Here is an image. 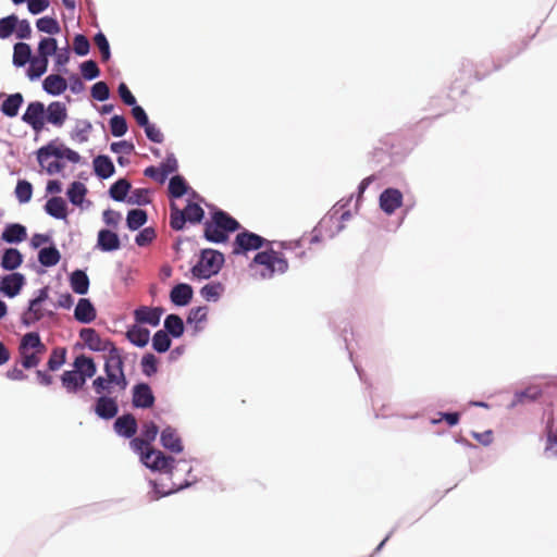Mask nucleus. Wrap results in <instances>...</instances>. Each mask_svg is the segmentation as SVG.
<instances>
[{
    "instance_id": "46",
    "label": "nucleus",
    "mask_w": 557,
    "mask_h": 557,
    "mask_svg": "<svg viewBox=\"0 0 557 557\" xmlns=\"http://www.w3.org/2000/svg\"><path fill=\"white\" fill-rule=\"evenodd\" d=\"M16 25L17 16L15 14L0 18V39L10 37L15 30Z\"/></svg>"
},
{
    "instance_id": "55",
    "label": "nucleus",
    "mask_w": 557,
    "mask_h": 557,
    "mask_svg": "<svg viewBox=\"0 0 557 557\" xmlns=\"http://www.w3.org/2000/svg\"><path fill=\"white\" fill-rule=\"evenodd\" d=\"M81 72L84 78L94 79L99 76L100 71L97 63L92 60L85 61L81 64Z\"/></svg>"
},
{
    "instance_id": "6",
    "label": "nucleus",
    "mask_w": 557,
    "mask_h": 557,
    "mask_svg": "<svg viewBox=\"0 0 557 557\" xmlns=\"http://www.w3.org/2000/svg\"><path fill=\"white\" fill-rule=\"evenodd\" d=\"M265 239L249 231L236 235L233 243V255H245L250 250H257L263 246Z\"/></svg>"
},
{
    "instance_id": "12",
    "label": "nucleus",
    "mask_w": 557,
    "mask_h": 557,
    "mask_svg": "<svg viewBox=\"0 0 557 557\" xmlns=\"http://www.w3.org/2000/svg\"><path fill=\"white\" fill-rule=\"evenodd\" d=\"M163 309L160 307H146L141 306L134 311V317L137 323H145L151 326H157L160 323Z\"/></svg>"
},
{
    "instance_id": "33",
    "label": "nucleus",
    "mask_w": 557,
    "mask_h": 557,
    "mask_svg": "<svg viewBox=\"0 0 557 557\" xmlns=\"http://www.w3.org/2000/svg\"><path fill=\"white\" fill-rule=\"evenodd\" d=\"M60 259L61 253L54 246L42 248L38 253V261L44 267H53L59 263Z\"/></svg>"
},
{
    "instance_id": "15",
    "label": "nucleus",
    "mask_w": 557,
    "mask_h": 557,
    "mask_svg": "<svg viewBox=\"0 0 557 557\" xmlns=\"http://www.w3.org/2000/svg\"><path fill=\"white\" fill-rule=\"evenodd\" d=\"M137 421L131 413L119 417L114 422L115 432L126 438L133 437L137 432Z\"/></svg>"
},
{
    "instance_id": "61",
    "label": "nucleus",
    "mask_w": 557,
    "mask_h": 557,
    "mask_svg": "<svg viewBox=\"0 0 557 557\" xmlns=\"http://www.w3.org/2000/svg\"><path fill=\"white\" fill-rule=\"evenodd\" d=\"M438 418H433L432 423L437 424L442 421H446L448 425L454 426L458 424L460 414L458 412H438Z\"/></svg>"
},
{
    "instance_id": "32",
    "label": "nucleus",
    "mask_w": 557,
    "mask_h": 557,
    "mask_svg": "<svg viewBox=\"0 0 557 557\" xmlns=\"http://www.w3.org/2000/svg\"><path fill=\"white\" fill-rule=\"evenodd\" d=\"M131 183L125 178H120L111 185L109 189L110 197L115 201H124L131 191Z\"/></svg>"
},
{
    "instance_id": "25",
    "label": "nucleus",
    "mask_w": 557,
    "mask_h": 557,
    "mask_svg": "<svg viewBox=\"0 0 557 557\" xmlns=\"http://www.w3.org/2000/svg\"><path fill=\"white\" fill-rule=\"evenodd\" d=\"M70 285L74 293L85 295L89 288V278L82 270H75L70 276Z\"/></svg>"
},
{
    "instance_id": "60",
    "label": "nucleus",
    "mask_w": 557,
    "mask_h": 557,
    "mask_svg": "<svg viewBox=\"0 0 557 557\" xmlns=\"http://www.w3.org/2000/svg\"><path fill=\"white\" fill-rule=\"evenodd\" d=\"M154 238H156L154 230L151 227H146L136 235L135 243L138 246L144 247V246L149 245Z\"/></svg>"
},
{
    "instance_id": "29",
    "label": "nucleus",
    "mask_w": 557,
    "mask_h": 557,
    "mask_svg": "<svg viewBox=\"0 0 557 557\" xmlns=\"http://www.w3.org/2000/svg\"><path fill=\"white\" fill-rule=\"evenodd\" d=\"M126 337L135 346L145 347L149 342L150 332L148 329L134 325L127 331Z\"/></svg>"
},
{
    "instance_id": "64",
    "label": "nucleus",
    "mask_w": 557,
    "mask_h": 557,
    "mask_svg": "<svg viewBox=\"0 0 557 557\" xmlns=\"http://www.w3.org/2000/svg\"><path fill=\"white\" fill-rule=\"evenodd\" d=\"M14 32H16L17 38L28 39L32 35V27H30L29 22L27 20H22V21L17 20V25H16V28Z\"/></svg>"
},
{
    "instance_id": "41",
    "label": "nucleus",
    "mask_w": 557,
    "mask_h": 557,
    "mask_svg": "<svg viewBox=\"0 0 557 557\" xmlns=\"http://www.w3.org/2000/svg\"><path fill=\"white\" fill-rule=\"evenodd\" d=\"M58 50V44L57 40L52 37H45L42 38L38 44V55L42 59H48L52 54H55Z\"/></svg>"
},
{
    "instance_id": "26",
    "label": "nucleus",
    "mask_w": 557,
    "mask_h": 557,
    "mask_svg": "<svg viewBox=\"0 0 557 557\" xmlns=\"http://www.w3.org/2000/svg\"><path fill=\"white\" fill-rule=\"evenodd\" d=\"M73 367L76 372H79L89 379L92 377L97 371L96 363L92 358L85 355L77 356L73 362Z\"/></svg>"
},
{
    "instance_id": "8",
    "label": "nucleus",
    "mask_w": 557,
    "mask_h": 557,
    "mask_svg": "<svg viewBox=\"0 0 557 557\" xmlns=\"http://www.w3.org/2000/svg\"><path fill=\"white\" fill-rule=\"evenodd\" d=\"M145 465L153 470L171 472L174 458L165 456L161 450L150 449L143 456Z\"/></svg>"
},
{
    "instance_id": "50",
    "label": "nucleus",
    "mask_w": 557,
    "mask_h": 557,
    "mask_svg": "<svg viewBox=\"0 0 557 557\" xmlns=\"http://www.w3.org/2000/svg\"><path fill=\"white\" fill-rule=\"evenodd\" d=\"M16 198L21 203L28 202L33 195V186L27 181H18L15 187Z\"/></svg>"
},
{
    "instance_id": "34",
    "label": "nucleus",
    "mask_w": 557,
    "mask_h": 557,
    "mask_svg": "<svg viewBox=\"0 0 557 557\" xmlns=\"http://www.w3.org/2000/svg\"><path fill=\"white\" fill-rule=\"evenodd\" d=\"M225 286L220 282H210L200 289V295L207 301H218L224 293Z\"/></svg>"
},
{
    "instance_id": "62",
    "label": "nucleus",
    "mask_w": 557,
    "mask_h": 557,
    "mask_svg": "<svg viewBox=\"0 0 557 557\" xmlns=\"http://www.w3.org/2000/svg\"><path fill=\"white\" fill-rule=\"evenodd\" d=\"M159 428L153 422H145L143 424L141 437L147 440V443L150 444L153 442L158 435Z\"/></svg>"
},
{
    "instance_id": "42",
    "label": "nucleus",
    "mask_w": 557,
    "mask_h": 557,
    "mask_svg": "<svg viewBox=\"0 0 557 557\" xmlns=\"http://www.w3.org/2000/svg\"><path fill=\"white\" fill-rule=\"evenodd\" d=\"M46 312L41 308V305L32 307V300H29L28 309L22 315V322L24 325L29 326L35 322L41 320Z\"/></svg>"
},
{
    "instance_id": "39",
    "label": "nucleus",
    "mask_w": 557,
    "mask_h": 557,
    "mask_svg": "<svg viewBox=\"0 0 557 557\" xmlns=\"http://www.w3.org/2000/svg\"><path fill=\"white\" fill-rule=\"evenodd\" d=\"M188 189L185 178L181 175H175L169 183V196L171 198H181Z\"/></svg>"
},
{
    "instance_id": "63",
    "label": "nucleus",
    "mask_w": 557,
    "mask_h": 557,
    "mask_svg": "<svg viewBox=\"0 0 557 557\" xmlns=\"http://www.w3.org/2000/svg\"><path fill=\"white\" fill-rule=\"evenodd\" d=\"M144 128L149 140L158 144L163 141V134L154 124L148 123Z\"/></svg>"
},
{
    "instance_id": "16",
    "label": "nucleus",
    "mask_w": 557,
    "mask_h": 557,
    "mask_svg": "<svg viewBox=\"0 0 557 557\" xmlns=\"http://www.w3.org/2000/svg\"><path fill=\"white\" fill-rule=\"evenodd\" d=\"M117 403L114 398L101 396L97 399L95 412L102 419L109 420L116 416Z\"/></svg>"
},
{
    "instance_id": "53",
    "label": "nucleus",
    "mask_w": 557,
    "mask_h": 557,
    "mask_svg": "<svg viewBox=\"0 0 557 557\" xmlns=\"http://www.w3.org/2000/svg\"><path fill=\"white\" fill-rule=\"evenodd\" d=\"M91 131V124L87 121L77 123L72 138L78 143H85L88 140V134Z\"/></svg>"
},
{
    "instance_id": "58",
    "label": "nucleus",
    "mask_w": 557,
    "mask_h": 557,
    "mask_svg": "<svg viewBox=\"0 0 557 557\" xmlns=\"http://www.w3.org/2000/svg\"><path fill=\"white\" fill-rule=\"evenodd\" d=\"M110 90L104 82H97L91 87V97L98 101H104L109 98Z\"/></svg>"
},
{
    "instance_id": "27",
    "label": "nucleus",
    "mask_w": 557,
    "mask_h": 557,
    "mask_svg": "<svg viewBox=\"0 0 557 557\" xmlns=\"http://www.w3.org/2000/svg\"><path fill=\"white\" fill-rule=\"evenodd\" d=\"M1 237L7 243H21L27 237L26 228L17 223L9 224L4 228Z\"/></svg>"
},
{
    "instance_id": "48",
    "label": "nucleus",
    "mask_w": 557,
    "mask_h": 557,
    "mask_svg": "<svg viewBox=\"0 0 557 557\" xmlns=\"http://www.w3.org/2000/svg\"><path fill=\"white\" fill-rule=\"evenodd\" d=\"M61 383L67 393H77V372L75 370L64 371L61 375Z\"/></svg>"
},
{
    "instance_id": "43",
    "label": "nucleus",
    "mask_w": 557,
    "mask_h": 557,
    "mask_svg": "<svg viewBox=\"0 0 557 557\" xmlns=\"http://www.w3.org/2000/svg\"><path fill=\"white\" fill-rule=\"evenodd\" d=\"M147 222V213L141 209L128 211L126 223L129 230H138Z\"/></svg>"
},
{
    "instance_id": "11",
    "label": "nucleus",
    "mask_w": 557,
    "mask_h": 557,
    "mask_svg": "<svg viewBox=\"0 0 557 557\" xmlns=\"http://www.w3.org/2000/svg\"><path fill=\"white\" fill-rule=\"evenodd\" d=\"M154 404V396L150 386L146 383H140L134 386L133 389V405L136 408H150Z\"/></svg>"
},
{
    "instance_id": "18",
    "label": "nucleus",
    "mask_w": 557,
    "mask_h": 557,
    "mask_svg": "<svg viewBox=\"0 0 557 557\" xmlns=\"http://www.w3.org/2000/svg\"><path fill=\"white\" fill-rule=\"evenodd\" d=\"M161 444L165 449L172 453L178 454L183 451L182 440L176 430L171 426H166L161 432Z\"/></svg>"
},
{
    "instance_id": "2",
    "label": "nucleus",
    "mask_w": 557,
    "mask_h": 557,
    "mask_svg": "<svg viewBox=\"0 0 557 557\" xmlns=\"http://www.w3.org/2000/svg\"><path fill=\"white\" fill-rule=\"evenodd\" d=\"M240 228V224L223 210L212 213L211 220L205 223L203 236L211 243H225L228 234Z\"/></svg>"
},
{
    "instance_id": "24",
    "label": "nucleus",
    "mask_w": 557,
    "mask_h": 557,
    "mask_svg": "<svg viewBox=\"0 0 557 557\" xmlns=\"http://www.w3.org/2000/svg\"><path fill=\"white\" fill-rule=\"evenodd\" d=\"M24 102V97L21 92L9 95L1 104V112L9 117L17 115L21 106Z\"/></svg>"
},
{
    "instance_id": "10",
    "label": "nucleus",
    "mask_w": 557,
    "mask_h": 557,
    "mask_svg": "<svg viewBox=\"0 0 557 557\" xmlns=\"http://www.w3.org/2000/svg\"><path fill=\"white\" fill-rule=\"evenodd\" d=\"M401 205L403 194L396 188H387L380 196V207L387 214H393Z\"/></svg>"
},
{
    "instance_id": "17",
    "label": "nucleus",
    "mask_w": 557,
    "mask_h": 557,
    "mask_svg": "<svg viewBox=\"0 0 557 557\" xmlns=\"http://www.w3.org/2000/svg\"><path fill=\"white\" fill-rule=\"evenodd\" d=\"M97 317L96 309L87 298H81L74 311V318L81 323H90Z\"/></svg>"
},
{
    "instance_id": "21",
    "label": "nucleus",
    "mask_w": 557,
    "mask_h": 557,
    "mask_svg": "<svg viewBox=\"0 0 557 557\" xmlns=\"http://www.w3.org/2000/svg\"><path fill=\"white\" fill-rule=\"evenodd\" d=\"M42 87L49 95L58 96L66 90L67 83L61 75L50 74L44 79Z\"/></svg>"
},
{
    "instance_id": "56",
    "label": "nucleus",
    "mask_w": 557,
    "mask_h": 557,
    "mask_svg": "<svg viewBox=\"0 0 557 557\" xmlns=\"http://www.w3.org/2000/svg\"><path fill=\"white\" fill-rule=\"evenodd\" d=\"M141 368L143 372L150 376L154 374L158 370V360L154 355L146 354L141 359Z\"/></svg>"
},
{
    "instance_id": "54",
    "label": "nucleus",
    "mask_w": 557,
    "mask_h": 557,
    "mask_svg": "<svg viewBox=\"0 0 557 557\" xmlns=\"http://www.w3.org/2000/svg\"><path fill=\"white\" fill-rule=\"evenodd\" d=\"M94 41L101 53L102 61L107 62L111 55L110 46H109L107 37L102 33H98V34H96Z\"/></svg>"
},
{
    "instance_id": "59",
    "label": "nucleus",
    "mask_w": 557,
    "mask_h": 557,
    "mask_svg": "<svg viewBox=\"0 0 557 557\" xmlns=\"http://www.w3.org/2000/svg\"><path fill=\"white\" fill-rule=\"evenodd\" d=\"M207 314L208 307L206 306L193 308L187 317V322L196 324L205 322L207 320Z\"/></svg>"
},
{
    "instance_id": "37",
    "label": "nucleus",
    "mask_w": 557,
    "mask_h": 557,
    "mask_svg": "<svg viewBox=\"0 0 557 557\" xmlns=\"http://www.w3.org/2000/svg\"><path fill=\"white\" fill-rule=\"evenodd\" d=\"M66 194H67L69 200L74 206H81L84 201L86 194H87V188L81 182H73L71 184V186L69 187Z\"/></svg>"
},
{
    "instance_id": "7",
    "label": "nucleus",
    "mask_w": 557,
    "mask_h": 557,
    "mask_svg": "<svg viewBox=\"0 0 557 557\" xmlns=\"http://www.w3.org/2000/svg\"><path fill=\"white\" fill-rule=\"evenodd\" d=\"M22 121L32 126L35 132H41L46 122V108L40 101L29 102L22 115Z\"/></svg>"
},
{
    "instance_id": "14",
    "label": "nucleus",
    "mask_w": 557,
    "mask_h": 557,
    "mask_svg": "<svg viewBox=\"0 0 557 557\" xmlns=\"http://www.w3.org/2000/svg\"><path fill=\"white\" fill-rule=\"evenodd\" d=\"M67 119V110L63 102L53 101L46 109V122L61 127Z\"/></svg>"
},
{
    "instance_id": "44",
    "label": "nucleus",
    "mask_w": 557,
    "mask_h": 557,
    "mask_svg": "<svg viewBox=\"0 0 557 557\" xmlns=\"http://www.w3.org/2000/svg\"><path fill=\"white\" fill-rule=\"evenodd\" d=\"M36 27L39 32L55 35L59 34L61 28L58 21L53 17L44 16L37 20Z\"/></svg>"
},
{
    "instance_id": "28",
    "label": "nucleus",
    "mask_w": 557,
    "mask_h": 557,
    "mask_svg": "<svg viewBox=\"0 0 557 557\" xmlns=\"http://www.w3.org/2000/svg\"><path fill=\"white\" fill-rule=\"evenodd\" d=\"M32 49L28 44L17 42L13 47V64L17 67L24 66L27 62H30Z\"/></svg>"
},
{
    "instance_id": "30",
    "label": "nucleus",
    "mask_w": 557,
    "mask_h": 557,
    "mask_svg": "<svg viewBox=\"0 0 557 557\" xmlns=\"http://www.w3.org/2000/svg\"><path fill=\"white\" fill-rule=\"evenodd\" d=\"M23 262V256L22 253L15 249V248H8L1 259V267L4 270H15L17 269Z\"/></svg>"
},
{
    "instance_id": "19",
    "label": "nucleus",
    "mask_w": 557,
    "mask_h": 557,
    "mask_svg": "<svg viewBox=\"0 0 557 557\" xmlns=\"http://www.w3.org/2000/svg\"><path fill=\"white\" fill-rule=\"evenodd\" d=\"M97 246L102 251H114L120 249L121 242L116 233L110 230H100L98 233Z\"/></svg>"
},
{
    "instance_id": "36",
    "label": "nucleus",
    "mask_w": 557,
    "mask_h": 557,
    "mask_svg": "<svg viewBox=\"0 0 557 557\" xmlns=\"http://www.w3.org/2000/svg\"><path fill=\"white\" fill-rule=\"evenodd\" d=\"M46 150H39L38 151V161L40 165L46 169V171L49 174H55L59 173L63 168L64 164L59 161V159H51L47 157Z\"/></svg>"
},
{
    "instance_id": "22",
    "label": "nucleus",
    "mask_w": 557,
    "mask_h": 557,
    "mask_svg": "<svg viewBox=\"0 0 557 557\" xmlns=\"http://www.w3.org/2000/svg\"><path fill=\"white\" fill-rule=\"evenodd\" d=\"M46 212L59 220H66L67 207L66 202L62 197L54 196L50 198L45 205Z\"/></svg>"
},
{
    "instance_id": "3",
    "label": "nucleus",
    "mask_w": 557,
    "mask_h": 557,
    "mask_svg": "<svg viewBox=\"0 0 557 557\" xmlns=\"http://www.w3.org/2000/svg\"><path fill=\"white\" fill-rule=\"evenodd\" d=\"M224 264V255L214 249H203L198 262L191 268V273L197 278H209L219 273Z\"/></svg>"
},
{
    "instance_id": "20",
    "label": "nucleus",
    "mask_w": 557,
    "mask_h": 557,
    "mask_svg": "<svg viewBox=\"0 0 557 557\" xmlns=\"http://www.w3.org/2000/svg\"><path fill=\"white\" fill-rule=\"evenodd\" d=\"M193 294L194 292L190 285L181 283L172 288L170 298L176 306H186L190 302Z\"/></svg>"
},
{
    "instance_id": "51",
    "label": "nucleus",
    "mask_w": 557,
    "mask_h": 557,
    "mask_svg": "<svg viewBox=\"0 0 557 557\" xmlns=\"http://www.w3.org/2000/svg\"><path fill=\"white\" fill-rule=\"evenodd\" d=\"M110 131L115 137H121L127 132V123L124 116L113 115L110 119Z\"/></svg>"
},
{
    "instance_id": "1",
    "label": "nucleus",
    "mask_w": 557,
    "mask_h": 557,
    "mask_svg": "<svg viewBox=\"0 0 557 557\" xmlns=\"http://www.w3.org/2000/svg\"><path fill=\"white\" fill-rule=\"evenodd\" d=\"M256 275L267 280L275 274H283L288 269V262L284 253L274 249L258 252L249 264Z\"/></svg>"
},
{
    "instance_id": "45",
    "label": "nucleus",
    "mask_w": 557,
    "mask_h": 557,
    "mask_svg": "<svg viewBox=\"0 0 557 557\" xmlns=\"http://www.w3.org/2000/svg\"><path fill=\"white\" fill-rule=\"evenodd\" d=\"M170 346L171 338L169 337V334L163 330L157 331L152 337L153 349L158 352H165L169 350Z\"/></svg>"
},
{
    "instance_id": "40",
    "label": "nucleus",
    "mask_w": 557,
    "mask_h": 557,
    "mask_svg": "<svg viewBox=\"0 0 557 557\" xmlns=\"http://www.w3.org/2000/svg\"><path fill=\"white\" fill-rule=\"evenodd\" d=\"M66 361V348L55 347L52 349L50 357L47 362V367L50 371L59 370Z\"/></svg>"
},
{
    "instance_id": "49",
    "label": "nucleus",
    "mask_w": 557,
    "mask_h": 557,
    "mask_svg": "<svg viewBox=\"0 0 557 557\" xmlns=\"http://www.w3.org/2000/svg\"><path fill=\"white\" fill-rule=\"evenodd\" d=\"M547 430L546 450L553 456H557V423L553 419L548 422Z\"/></svg>"
},
{
    "instance_id": "57",
    "label": "nucleus",
    "mask_w": 557,
    "mask_h": 557,
    "mask_svg": "<svg viewBox=\"0 0 557 557\" xmlns=\"http://www.w3.org/2000/svg\"><path fill=\"white\" fill-rule=\"evenodd\" d=\"M74 52L78 55H86L89 52L90 44L86 36L76 35L73 41Z\"/></svg>"
},
{
    "instance_id": "4",
    "label": "nucleus",
    "mask_w": 557,
    "mask_h": 557,
    "mask_svg": "<svg viewBox=\"0 0 557 557\" xmlns=\"http://www.w3.org/2000/svg\"><path fill=\"white\" fill-rule=\"evenodd\" d=\"M106 351L108 355L104 362V372L109 382L117 385L120 389L124 391L127 386V380L124 373V359L122 351L112 344Z\"/></svg>"
},
{
    "instance_id": "5",
    "label": "nucleus",
    "mask_w": 557,
    "mask_h": 557,
    "mask_svg": "<svg viewBox=\"0 0 557 557\" xmlns=\"http://www.w3.org/2000/svg\"><path fill=\"white\" fill-rule=\"evenodd\" d=\"M170 210V226L175 231L183 230L186 222H201L205 215L203 209L193 201H189L184 209H180L175 202H171Z\"/></svg>"
},
{
    "instance_id": "38",
    "label": "nucleus",
    "mask_w": 557,
    "mask_h": 557,
    "mask_svg": "<svg viewBox=\"0 0 557 557\" xmlns=\"http://www.w3.org/2000/svg\"><path fill=\"white\" fill-rule=\"evenodd\" d=\"M164 327L168 334L180 337L184 333L183 320L176 314H169L164 320Z\"/></svg>"
},
{
    "instance_id": "13",
    "label": "nucleus",
    "mask_w": 557,
    "mask_h": 557,
    "mask_svg": "<svg viewBox=\"0 0 557 557\" xmlns=\"http://www.w3.org/2000/svg\"><path fill=\"white\" fill-rule=\"evenodd\" d=\"M25 283L24 275L21 273H12L2 277L0 282V290L8 297L16 296Z\"/></svg>"
},
{
    "instance_id": "35",
    "label": "nucleus",
    "mask_w": 557,
    "mask_h": 557,
    "mask_svg": "<svg viewBox=\"0 0 557 557\" xmlns=\"http://www.w3.org/2000/svg\"><path fill=\"white\" fill-rule=\"evenodd\" d=\"M29 63L30 66L27 70V76L30 81H34L47 72L49 60L39 57H33Z\"/></svg>"
},
{
    "instance_id": "52",
    "label": "nucleus",
    "mask_w": 557,
    "mask_h": 557,
    "mask_svg": "<svg viewBox=\"0 0 557 557\" xmlns=\"http://www.w3.org/2000/svg\"><path fill=\"white\" fill-rule=\"evenodd\" d=\"M126 201L131 205L144 206L150 202L149 190L146 188H137L131 191Z\"/></svg>"
},
{
    "instance_id": "9",
    "label": "nucleus",
    "mask_w": 557,
    "mask_h": 557,
    "mask_svg": "<svg viewBox=\"0 0 557 557\" xmlns=\"http://www.w3.org/2000/svg\"><path fill=\"white\" fill-rule=\"evenodd\" d=\"M79 337L85 345L94 351H106L113 343L109 339H102L95 329H82Z\"/></svg>"
},
{
    "instance_id": "23",
    "label": "nucleus",
    "mask_w": 557,
    "mask_h": 557,
    "mask_svg": "<svg viewBox=\"0 0 557 557\" xmlns=\"http://www.w3.org/2000/svg\"><path fill=\"white\" fill-rule=\"evenodd\" d=\"M18 351H39L45 352L46 346L36 332L26 333L18 345Z\"/></svg>"
},
{
    "instance_id": "47",
    "label": "nucleus",
    "mask_w": 557,
    "mask_h": 557,
    "mask_svg": "<svg viewBox=\"0 0 557 557\" xmlns=\"http://www.w3.org/2000/svg\"><path fill=\"white\" fill-rule=\"evenodd\" d=\"M21 357V364L25 369H32L37 367L41 361V355L39 351H18Z\"/></svg>"
},
{
    "instance_id": "31",
    "label": "nucleus",
    "mask_w": 557,
    "mask_h": 557,
    "mask_svg": "<svg viewBox=\"0 0 557 557\" xmlns=\"http://www.w3.org/2000/svg\"><path fill=\"white\" fill-rule=\"evenodd\" d=\"M95 173L101 178H108L114 173V165L107 156H98L94 160Z\"/></svg>"
}]
</instances>
